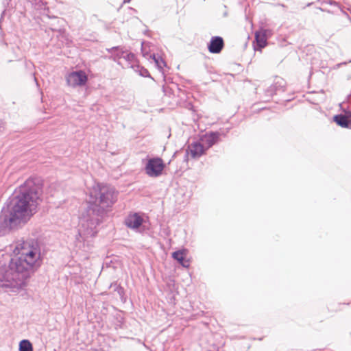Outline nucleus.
Segmentation results:
<instances>
[{
    "instance_id": "f257e3e1",
    "label": "nucleus",
    "mask_w": 351,
    "mask_h": 351,
    "mask_svg": "<svg viewBox=\"0 0 351 351\" xmlns=\"http://www.w3.org/2000/svg\"><path fill=\"white\" fill-rule=\"evenodd\" d=\"M43 183L36 178L27 179L19 188V194L13 199L10 208L9 221H26L36 212Z\"/></svg>"
},
{
    "instance_id": "f03ea898",
    "label": "nucleus",
    "mask_w": 351,
    "mask_h": 351,
    "mask_svg": "<svg viewBox=\"0 0 351 351\" xmlns=\"http://www.w3.org/2000/svg\"><path fill=\"white\" fill-rule=\"evenodd\" d=\"M16 259L12 265L14 286L21 287L29 277V272L38 264L40 259V247L36 241H25L17 243L14 251Z\"/></svg>"
},
{
    "instance_id": "7ed1b4c3",
    "label": "nucleus",
    "mask_w": 351,
    "mask_h": 351,
    "mask_svg": "<svg viewBox=\"0 0 351 351\" xmlns=\"http://www.w3.org/2000/svg\"><path fill=\"white\" fill-rule=\"evenodd\" d=\"M117 201L115 190L108 185L97 184L90 193L88 203L104 209L110 207Z\"/></svg>"
},
{
    "instance_id": "20e7f679",
    "label": "nucleus",
    "mask_w": 351,
    "mask_h": 351,
    "mask_svg": "<svg viewBox=\"0 0 351 351\" xmlns=\"http://www.w3.org/2000/svg\"><path fill=\"white\" fill-rule=\"evenodd\" d=\"M165 167V164L162 158L156 157L150 158L145 167V173L147 176L156 178L161 176Z\"/></svg>"
},
{
    "instance_id": "39448f33",
    "label": "nucleus",
    "mask_w": 351,
    "mask_h": 351,
    "mask_svg": "<svg viewBox=\"0 0 351 351\" xmlns=\"http://www.w3.org/2000/svg\"><path fill=\"white\" fill-rule=\"evenodd\" d=\"M67 84L71 87L84 86L88 82V75L82 71H77L69 73L66 77Z\"/></svg>"
},
{
    "instance_id": "423d86ee",
    "label": "nucleus",
    "mask_w": 351,
    "mask_h": 351,
    "mask_svg": "<svg viewBox=\"0 0 351 351\" xmlns=\"http://www.w3.org/2000/svg\"><path fill=\"white\" fill-rule=\"evenodd\" d=\"M224 47V41L220 36L211 38L208 46V51L212 53H219Z\"/></svg>"
},
{
    "instance_id": "0eeeda50",
    "label": "nucleus",
    "mask_w": 351,
    "mask_h": 351,
    "mask_svg": "<svg viewBox=\"0 0 351 351\" xmlns=\"http://www.w3.org/2000/svg\"><path fill=\"white\" fill-rule=\"evenodd\" d=\"M219 134L218 132H209L202 136L200 138L204 147L208 149L219 141Z\"/></svg>"
},
{
    "instance_id": "6e6552de",
    "label": "nucleus",
    "mask_w": 351,
    "mask_h": 351,
    "mask_svg": "<svg viewBox=\"0 0 351 351\" xmlns=\"http://www.w3.org/2000/svg\"><path fill=\"white\" fill-rule=\"evenodd\" d=\"M188 250H181L174 252L172 254V257L176 259L180 265L184 267H189L190 266V259L187 258Z\"/></svg>"
},
{
    "instance_id": "1a4fd4ad",
    "label": "nucleus",
    "mask_w": 351,
    "mask_h": 351,
    "mask_svg": "<svg viewBox=\"0 0 351 351\" xmlns=\"http://www.w3.org/2000/svg\"><path fill=\"white\" fill-rule=\"evenodd\" d=\"M143 222V219L137 213L130 214L125 220L128 227L133 229L139 228Z\"/></svg>"
},
{
    "instance_id": "9d476101",
    "label": "nucleus",
    "mask_w": 351,
    "mask_h": 351,
    "mask_svg": "<svg viewBox=\"0 0 351 351\" xmlns=\"http://www.w3.org/2000/svg\"><path fill=\"white\" fill-rule=\"evenodd\" d=\"M188 152L191 156L195 158L203 155L205 152V149L202 143L195 142L189 146Z\"/></svg>"
},
{
    "instance_id": "9b49d317",
    "label": "nucleus",
    "mask_w": 351,
    "mask_h": 351,
    "mask_svg": "<svg viewBox=\"0 0 351 351\" xmlns=\"http://www.w3.org/2000/svg\"><path fill=\"white\" fill-rule=\"evenodd\" d=\"M266 29H261L255 32V41L256 45L260 49L264 48L267 45Z\"/></svg>"
},
{
    "instance_id": "f8f14e48",
    "label": "nucleus",
    "mask_w": 351,
    "mask_h": 351,
    "mask_svg": "<svg viewBox=\"0 0 351 351\" xmlns=\"http://www.w3.org/2000/svg\"><path fill=\"white\" fill-rule=\"evenodd\" d=\"M334 121L342 128H349L351 125V119L346 113V115L338 114L333 117Z\"/></svg>"
},
{
    "instance_id": "ddd939ff",
    "label": "nucleus",
    "mask_w": 351,
    "mask_h": 351,
    "mask_svg": "<svg viewBox=\"0 0 351 351\" xmlns=\"http://www.w3.org/2000/svg\"><path fill=\"white\" fill-rule=\"evenodd\" d=\"M19 351H33L32 345L28 340H22L19 343Z\"/></svg>"
},
{
    "instance_id": "4468645a",
    "label": "nucleus",
    "mask_w": 351,
    "mask_h": 351,
    "mask_svg": "<svg viewBox=\"0 0 351 351\" xmlns=\"http://www.w3.org/2000/svg\"><path fill=\"white\" fill-rule=\"evenodd\" d=\"M153 58L156 64L160 69H162L163 67L166 66V63L162 58H156L155 57V56H154Z\"/></svg>"
},
{
    "instance_id": "2eb2a0df",
    "label": "nucleus",
    "mask_w": 351,
    "mask_h": 351,
    "mask_svg": "<svg viewBox=\"0 0 351 351\" xmlns=\"http://www.w3.org/2000/svg\"><path fill=\"white\" fill-rule=\"evenodd\" d=\"M131 1V0H123L124 3H128Z\"/></svg>"
},
{
    "instance_id": "dca6fc26",
    "label": "nucleus",
    "mask_w": 351,
    "mask_h": 351,
    "mask_svg": "<svg viewBox=\"0 0 351 351\" xmlns=\"http://www.w3.org/2000/svg\"><path fill=\"white\" fill-rule=\"evenodd\" d=\"M347 114H348V116H349V117H350V118L351 119V111H350V112H347Z\"/></svg>"
},
{
    "instance_id": "f3484780",
    "label": "nucleus",
    "mask_w": 351,
    "mask_h": 351,
    "mask_svg": "<svg viewBox=\"0 0 351 351\" xmlns=\"http://www.w3.org/2000/svg\"><path fill=\"white\" fill-rule=\"evenodd\" d=\"M90 351H99V350H97L95 349V350H90Z\"/></svg>"
}]
</instances>
